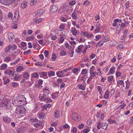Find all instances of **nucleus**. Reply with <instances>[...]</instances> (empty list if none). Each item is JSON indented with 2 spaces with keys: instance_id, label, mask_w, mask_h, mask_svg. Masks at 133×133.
<instances>
[{
  "instance_id": "nucleus-1",
  "label": "nucleus",
  "mask_w": 133,
  "mask_h": 133,
  "mask_svg": "<svg viewBox=\"0 0 133 133\" xmlns=\"http://www.w3.org/2000/svg\"><path fill=\"white\" fill-rule=\"evenodd\" d=\"M19 99L17 100L16 101H15L14 103L15 104H17L18 105H24L23 103L22 102H24V100H25V98L23 95L20 96L19 97Z\"/></svg>"
},
{
  "instance_id": "nucleus-2",
  "label": "nucleus",
  "mask_w": 133,
  "mask_h": 133,
  "mask_svg": "<svg viewBox=\"0 0 133 133\" xmlns=\"http://www.w3.org/2000/svg\"><path fill=\"white\" fill-rule=\"evenodd\" d=\"M16 112L18 114L22 115L24 114L26 112L25 109L23 107H17L16 109Z\"/></svg>"
},
{
  "instance_id": "nucleus-3",
  "label": "nucleus",
  "mask_w": 133,
  "mask_h": 133,
  "mask_svg": "<svg viewBox=\"0 0 133 133\" xmlns=\"http://www.w3.org/2000/svg\"><path fill=\"white\" fill-rule=\"evenodd\" d=\"M71 117L73 120L77 122L80 121L81 119V117L80 115L75 113L72 114Z\"/></svg>"
},
{
  "instance_id": "nucleus-4",
  "label": "nucleus",
  "mask_w": 133,
  "mask_h": 133,
  "mask_svg": "<svg viewBox=\"0 0 133 133\" xmlns=\"http://www.w3.org/2000/svg\"><path fill=\"white\" fill-rule=\"evenodd\" d=\"M15 1V0H0L1 3L6 5H9L14 2Z\"/></svg>"
},
{
  "instance_id": "nucleus-5",
  "label": "nucleus",
  "mask_w": 133,
  "mask_h": 133,
  "mask_svg": "<svg viewBox=\"0 0 133 133\" xmlns=\"http://www.w3.org/2000/svg\"><path fill=\"white\" fill-rule=\"evenodd\" d=\"M8 38L10 41H13L15 40V38L14 34L12 33H10L8 34Z\"/></svg>"
},
{
  "instance_id": "nucleus-6",
  "label": "nucleus",
  "mask_w": 133,
  "mask_h": 133,
  "mask_svg": "<svg viewBox=\"0 0 133 133\" xmlns=\"http://www.w3.org/2000/svg\"><path fill=\"white\" fill-rule=\"evenodd\" d=\"M58 7L55 5H53L51 8L50 9V12L53 13L56 12L58 10Z\"/></svg>"
},
{
  "instance_id": "nucleus-7",
  "label": "nucleus",
  "mask_w": 133,
  "mask_h": 133,
  "mask_svg": "<svg viewBox=\"0 0 133 133\" xmlns=\"http://www.w3.org/2000/svg\"><path fill=\"white\" fill-rule=\"evenodd\" d=\"M84 48V46L83 45H79L77 49L76 50V52L77 53H80L81 52L82 49Z\"/></svg>"
},
{
  "instance_id": "nucleus-8",
  "label": "nucleus",
  "mask_w": 133,
  "mask_h": 133,
  "mask_svg": "<svg viewBox=\"0 0 133 133\" xmlns=\"http://www.w3.org/2000/svg\"><path fill=\"white\" fill-rule=\"evenodd\" d=\"M44 12V10L43 9H40L37 11L36 16L37 17L41 15Z\"/></svg>"
},
{
  "instance_id": "nucleus-9",
  "label": "nucleus",
  "mask_w": 133,
  "mask_h": 133,
  "mask_svg": "<svg viewBox=\"0 0 133 133\" xmlns=\"http://www.w3.org/2000/svg\"><path fill=\"white\" fill-rule=\"evenodd\" d=\"M3 119L4 121L7 123H10L11 122L10 118L7 116L4 117Z\"/></svg>"
},
{
  "instance_id": "nucleus-10",
  "label": "nucleus",
  "mask_w": 133,
  "mask_h": 133,
  "mask_svg": "<svg viewBox=\"0 0 133 133\" xmlns=\"http://www.w3.org/2000/svg\"><path fill=\"white\" fill-rule=\"evenodd\" d=\"M27 2H23L21 4V8L22 9L25 8L27 6Z\"/></svg>"
},
{
  "instance_id": "nucleus-11",
  "label": "nucleus",
  "mask_w": 133,
  "mask_h": 133,
  "mask_svg": "<svg viewBox=\"0 0 133 133\" xmlns=\"http://www.w3.org/2000/svg\"><path fill=\"white\" fill-rule=\"evenodd\" d=\"M54 117L56 118H58L60 116L59 111L58 110H57L54 114Z\"/></svg>"
},
{
  "instance_id": "nucleus-12",
  "label": "nucleus",
  "mask_w": 133,
  "mask_h": 133,
  "mask_svg": "<svg viewBox=\"0 0 133 133\" xmlns=\"http://www.w3.org/2000/svg\"><path fill=\"white\" fill-rule=\"evenodd\" d=\"M11 49V45H9L7 46L5 49V51L6 52H8L10 51Z\"/></svg>"
},
{
  "instance_id": "nucleus-13",
  "label": "nucleus",
  "mask_w": 133,
  "mask_h": 133,
  "mask_svg": "<svg viewBox=\"0 0 133 133\" xmlns=\"http://www.w3.org/2000/svg\"><path fill=\"white\" fill-rule=\"evenodd\" d=\"M71 31L74 35L76 36V35L77 32V30L75 29L72 28L71 29Z\"/></svg>"
},
{
  "instance_id": "nucleus-14",
  "label": "nucleus",
  "mask_w": 133,
  "mask_h": 133,
  "mask_svg": "<svg viewBox=\"0 0 133 133\" xmlns=\"http://www.w3.org/2000/svg\"><path fill=\"white\" fill-rule=\"evenodd\" d=\"M124 44H119L117 46V49H121L124 48Z\"/></svg>"
},
{
  "instance_id": "nucleus-15",
  "label": "nucleus",
  "mask_w": 133,
  "mask_h": 133,
  "mask_svg": "<svg viewBox=\"0 0 133 133\" xmlns=\"http://www.w3.org/2000/svg\"><path fill=\"white\" fill-rule=\"evenodd\" d=\"M12 71L11 70L7 69L4 72V74L10 75L12 74Z\"/></svg>"
},
{
  "instance_id": "nucleus-16",
  "label": "nucleus",
  "mask_w": 133,
  "mask_h": 133,
  "mask_svg": "<svg viewBox=\"0 0 133 133\" xmlns=\"http://www.w3.org/2000/svg\"><path fill=\"white\" fill-rule=\"evenodd\" d=\"M7 67V65L6 64H2L1 66V69L5 70L6 69Z\"/></svg>"
},
{
  "instance_id": "nucleus-17",
  "label": "nucleus",
  "mask_w": 133,
  "mask_h": 133,
  "mask_svg": "<svg viewBox=\"0 0 133 133\" xmlns=\"http://www.w3.org/2000/svg\"><path fill=\"white\" fill-rule=\"evenodd\" d=\"M101 125L102 128L104 129H106L108 126L107 124L105 123H103Z\"/></svg>"
},
{
  "instance_id": "nucleus-18",
  "label": "nucleus",
  "mask_w": 133,
  "mask_h": 133,
  "mask_svg": "<svg viewBox=\"0 0 133 133\" xmlns=\"http://www.w3.org/2000/svg\"><path fill=\"white\" fill-rule=\"evenodd\" d=\"M126 37V36L125 35H123L121 37L120 41L121 42H123L125 41V38Z\"/></svg>"
},
{
  "instance_id": "nucleus-19",
  "label": "nucleus",
  "mask_w": 133,
  "mask_h": 133,
  "mask_svg": "<svg viewBox=\"0 0 133 133\" xmlns=\"http://www.w3.org/2000/svg\"><path fill=\"white\" fill-rule=\"evenodd\" d=\"M104 42L102 40L99 41L96 45V46H101L104 44Z\"/></svg>"
},
{
  "instance_id": "nucleus-20",
  "label": "nucleus",
  "mask_w": 133,
  "mask_h": 133,
  "mask_svg": "<svg viewBox=\"0 0 133 133\" xmlns=\"http://www.w3.org/2000/svg\"><path fill=\"white\" fill-rule=\"evenodd\" d=\"M79 88L82 90H84L85 89V87L82 84H81L77 85Z\"/></svg>"
},
{
  "instance_id": "nucleus-21",
  "label": "nucleus",
  "mask_w": 133,
  "mask_h": 133,
  "mask_svg": "<svg viewBox=\"0 0 133 133\" xmlns=\"http://www.w3.org/2000/svg\"><path fill=\"white\" fill-rule=\"evenodd\" d=\"M125 82L126 84V87L125 88V89H128L129 88L130 85V83L129 81L128 80L127 81H125Z\"/></svg>"
},
{
  "instance_id": "nucleus-22",
  "label": "nucleus",
  "mask_w": 133,
  "mask_h": 133,
  "mask_svg": "<svg viewBox=\"0 0 133 133\" xmlns=\"http://www.w3.org/2000/svg\"><path fill=\"white\" fill-rule=\"evenodd\" d=\"M109 92L108 90H106L104 95V97L105 98H107L109 97Z\"/></svg>"
},
{
  "instance_id": "nucleus-23",
  "label": "nucleus",
  "mask_w": 133,
  "mask_h": 133,
  "mask_svg": "<svg viewBox=\"0 0 133 133\" xmlns=\"http://www.w3.org/2000/svg\"><path fill=\"white\" fill-rule=\"evenodd\" d=\"M46 97V96L44 94H43V95L40 94L39 96V98L41 100H43Z\"/></svg>"
},
{
  "instance_id": "nucleus-24",
  "label": "nucleus",
  "mask_w": 133,
  "mask_h": 133,
  "mask_svg": "<svg viewBox=\"0 0 133 133\" xmlns=\"http://www.w3.org/2000/svg\"><path fill=\"white\" fill-rule=\"evenodd\" d=\"M23 67L22 66H20L17 67V71L18 72H19L23 70Z\"/></svg>"
},
{
  "instance_id": "nucleus-25",
  "label": "nucleus",
  "mask_w": 133,
  "mask_h": 133,
  "mask_svg": "<svg viewBox=\"0 0 133 133\" xmlns=\"http://www.w3.org/2000/svg\"><path fill=\"white\" fill-rule=\"evenodd\" d=\"M44 54L45 56L47 58L48 57H49V51L47 50H45L44 52Z\"/></svg>"
},
{
  "instance_id": "nucleus-26",
  "label": "nucleus",
  "mask_w": 133,
  "mask_h": 133,
  "mask_svg": "<svg viewBox=\"0 0 133 133\" xmlns=\"http://www.w3.org/2000/svg\"><path fill=\"white\" fill-rule=\"evenodd\" d=\"M52 60L53 61H54L56 58V56L55 53H53L52 54Z\"/></svg>"
},
{
  "instance_id": "nucleus-27",
  "label": "nucleus",
  "mask_w": 133,
  "mask_h": 133,
  "mask_svg": "<svg viewBox=\"0 0 133 133\" xmlns=\"http://www.w3.org/2000/svg\"><path fill=\"white\" fill-rule=\"evenodd\" d=\"M37 0H31L30 3V5L32 6L35 4L37 2Z\"/></svg>"
},
{
  "instance_id": "nucleus-28",
  "label": "nucleus",
  "mask_w": 133,
  "mask_h": 133,
  "mask_svg": "<svg viewBox=\"0 0 133 133\" xmlns=\"http://www.w3.org/2000/svg\"><path fill=\"white\" fill-rule=\"evenodd\" d=\"M62 72L61 71H57L56 72V75L58 76L59 77H62L61 74Z\"/></svg>"
},
{
  "instance_id": "nucleus-29",
  "label": "nucleus",
  "mask_w": 133,
  "mask_h": 133,
  "mask_svg": "<svg viewBox=\"0 0 133 133\" xmlns=\"http://www.w3.org/2000/svg\"><path fill=\"white\" fill-rule=\"evenodd\" d=\"M19 85L18 83L17 82H14L12 84V86L14 88H16Z\"/></svg>"
},
{
  "instance_id": "nucleus-30",
  "label": "nucleus",
  "mask_w": 133,
  "mask_h": 133,
  "mask_svg": "<svg viewBox=\"0 0 133 133\" xmlns=\"http://www.w3.org/2000/svg\"><path fill=\"white\" fill-rule=\"evenodd\" d=\"M44 101L46 102H52V100L50 99L49 98H46L44 100Z\"/></svg>"
},
{
  "instance_id": "nucleus-31",
  "label": "nucleus",
  "mask_w": 133,
  "mask_h": 133,
  "mask_svg": "<svg viewBox=\"0 0 133 133\" xmlns=\"http://www.w3.org/2000/svg\"><path fill=\"white\" fill-rule=\"evenodd\" d=\"M109 40L107 36L105 37L102 40L104 42H106Z\"/></svg>"
},
{
  "instance_id": "nucleus-32",
  "label": "nucleus",
  "mask_w": 133,
  "mask_h": 133,
  "mask_svg": "<svg viewBox=\"0 0 133 133\" xmlns=\"http://www.w3.org/2000/svg\"><path fill=\"white\" fill-rule=\"evenodd\" d=\"M115 67H111L109 71L111 74H113L115 72L114 70L115 69Z\"/></svg>"
},
{
  "instance_id": "nucleus-33",
  "label": "nucleus",
  "mask_w": 133,
  "mask_h": 133,
  "mask_svg": "<svg viewBox=\"0 0 133 133\" xmlns=\"http://www.w3.org/2000/svg\"><path fill=\"white\" fill-rule=\"evenodd\" d=\"M34 37L33 36H31L29 37H27L26 38V40L29 41L30 40H32L34 39Z\"/></svg>"
},
{
  "instance_id": "nucleus-34",
  "label": "nucleus",
  "mask_w": 133,
  "mask_h": 133,
  "mask_svg": "<svg viewBox=\"0 0 133 133\" xmlns=\"http://www.w3.org/2000/svg\"><path fill=\"white\" fill-rule=\"evenodd\" d=\"M82 34L85 37H87L88 38L89 37V33L88 32H82Z\"/></svg>"
},
{
  "instance_id": "nucleus-35",
  "label": "nucleus",
  "mask_w": 133,
  "mask_h": 133,
  "mask_svg": "<svg viewBox=\"0 0 133 133\" xmlns=\"http://www.w3.org/2000/svg\"><path fill=\"white\" fill-rule=\"evenodd\" d=\"M55 73V72L50 71L48 72V75L49 77L52 76Z\"/></svg>"
},
{
  "instance_id": "nucleus-36",
  "label": "nucleus",
  "mask_w": 133,
  "mask_h": 133,
  "mask_svg": "<svg viewBox=\"0 0 133 133\" xmlns=\"http://www.w3.org/2000/svg\"><path fill=\"white\" fill-rule=\"evenodd\" d=\"M29 74L28 73H25L23 75V77L24 78H27L29 77Z\"/></svg>"
},
{
  "instance_id": "nucleus-37",
  "label": "nucleus",
  "mask_w": 133,
  "mask_h": 133,
  "mask_svg": "<svg viewBox=\"0 0 133 133\" xmlns=\"http://www.w3.org/2000/svg\"><path fill=\"white\" fill-rule=\"evenodd\" d=\"M56 94H58L57 92H56V93L51 95V96L52 98L54 99L57 97V96L56 95Z\"/></svg>"
},
{
  "instance_id": "nucleus-38",
  "label": "nucleus",
  "mask_w": 133,
  "mask_h": 133,
  "mask_svg": "<svg viewBox=\"0 0 133 133\" xmlns=\"http://www.w3.org/2000/svg\"><path fill=\"white\" fill-rule=\"evenodd\" d=\"M91 77H94L96 76V73L94 72H89Z\"/></svg>"
},
{
  "instance_id": "nucleus-39",
  "label": "nucleus",
  "mask_w": 133,
  "mask_h": 133,
  "mask_svg": "<svg viewBox=\"0 0 133 133\" xmlns=\"http://www.w3.org/2000/svg\"><path fill=\"white\" fill-rule=\"evenodd\" d=\"M64 9L62 6L58 10V12L59 13H63L64 12Z\"/></svg>"
},
{
  "instance_id": "nucleus-40",
  "label": "nucleus",
  "mask_w": 133,
  "mask_h": 133,
  "mask_svg": "<svg viewBox=\"0 0 133 133\" xmlns=\"http://www.w3.org/2000/svg\"><path fill=\"white\" fill-rule=\"evenodd\" d=\"M39 76L38 73L36 72H35L33 74L32 76L34 78H36Z\"/></svg>"
},
{
  "instance_id": "nucleus-41",
  "label": "nucleus",
  "mask_w": 133,
  "mask_h": 133,
  "mask_svg": "<svg viewBox=\"0 0 133 133\" xmlns=\"http://www.w3.org/2000/svg\"><path fill=\"white\" fill-rule=\"evenodd\" d=\"M35 65H38L39 67L41 66H42V64L41 62H37L35 63Z\"/></svg>"
},
{
  "instance_id": "nucleus-42",
  "label": "nucleus",
  "mask_w": 133,
  "mask_h": 133,
  "mask_svg": "<svg viewBox=\"0 0 133 133\" xmlns=\"http://www.w3.org/2000/svg\"><path fill=\"white\" fill-rule=\"evenodd\" d=\"M10 60V57H6L4 58V61L6 62H8Z\"/></svg>"
},
{
  "instance_id": "nucleus-43",
  "label": "nucleus",
  "mask_w": 133,
  "mask_h": 133,
  "mask_svg": "<svg viewBox=\"0 0 133 133\" xmlns=\"http://www.w3.org/2000/svg\"><path fill=\"white\" fill-rule=\"evenodd\" d=\"M89 3L88 1H86L84 2L83 5H85L86 6H88L89 5Z\"/></svg>"
},
{
  "instance_id": "nucleus-44",
  "label": "nucleus",
  "mask_w": 133,
  "mask_h": 133,
  "mask_svg": "<svg viewBox=\"0 0 133 133\" xmlns=\"http://www.w3.org/2000/svg\"><path fill=\"white\" fill-rule=\"evenodd\" d=\"M113 76H111L108 77V81L110 83L112 81L113 79Z\"/></svg>"
},
{
  "instance_id": "nucleus-45",
  "label": "nucleus",
  "mask_w": 133,
  "mask_h": 133,
  "mask_svg": "<svg viewBox=\"0 0 133 133\" xmlns=\"http://www.w3.org/2000/svg\"><path fill=\"white\" fill-rule=\"evenodd\" d=\"M87 73V70L86 69H84L82 70V74L83 75H85Z\"/></svg>"
},
{
  "instance_id": "nucleus-46",
  "label": "nucleus",
  "mask_w": 133,
  "mask_h": 133,
  "mask_svg": "<svg viewBox=\"0 0 133 133\" xmlns=\"http://www.w3.org/2000/svg\"><path fill=\"white\" fill-rule=\"evenodd\" d=\"M62 7L63 8L64 11H67L68 10V6L63 5Z\"/></svg>"
},
{
  "instance_id": "nucleus-47",
  "label": "nucleus",
  "mask_w": 133,
  "mask_h": 133,
  "mask_svg": "<svg viewBox=\"0 0 133 133\" xmlns=\"http://www.w3.org/2000/svg\"><path fill=\"white\" fill-rule=\"evenodd\" d=\"M19 76L17 74H16L14 78V80L15 81H17L19 78Z\"/></svg>"
},
{
  "instance_id": "nucleus-48",
  "label": "nucleus",
  "mask_w": 133,
  "mask_h": 133,
  "mask_svg": "<svg viewBox=\"0 0 133 133\" xmlns=\"http://www.w3.org/2000/svg\"><path fill=\"white\" fill-rule=\"evenodd\" d=\"M60 54L61 56H63L65 55L66 52L64 51H62L60 52Z\"/></svg>"
},
{
  "instance_id": "nucleus-49",
  "label": "nucleus",
  "mask_w": 133,
  "mask_h": 133,
  "mask_svg": "<svg viewBox=\"0 0 133 133\" xmlns=\"http://www.w3.org/2000/svg\"><path fill=\"white\" fill-rule=\"evenodd\" d=\"M117 83L121 85H123L124 84V81L122 80H119L118 81Z\"/></svg>"
},
{
  "instance_id": "nucleus-50",
  "label": "nucleus",
  "mask_w": 133,
  "mask_h": 133,
  "mask_svg": "<svg viewBox=\"0 0 133 133\" xmlns=\"http://www.w3.org/2000/svg\"><path fill=\"white\" fill-rule=\"evenodd\" d=\"M101 37V36L100 35H98L95 36V38L96 39V40L98 41L99 39H100Z\"/></svg>"
},
{
  "instance_id": "nucleus-51",
  "label": "nucleus",
  "mask_w": 133,
  "mask_h": 133,
  "mask_svg": "<svg viewBox=\"0 0 133 133\" xmlns=\"http://www.w3.org/2000/svg\"><path fill=\"white\" fill-rule=\"evenodd\" d=\"M17 48V46L15 45H13L12 46H11V48H12V50H16Z\"/></svg>"
},
{
  "instance_id": "nucleus-52",
  "label": "nucleus",
  "mask_w": 133,
  "mask_h": 133,
  "mask_svg": "<svg viewBox=\"0 0 133 133\" xmlns=\"http://www.w3.org/2000/svg\"><path fill=\"white\" fill-rule=\"evenodd\" d=\"M8 17L11 19L13 17V15L11 12H9L8 15Z\"/></svg>"
},
{
  "instance_id": "nucleus-53",
  "label": "nucleus",
  "mask_w": 133,
  "mask_h": 133,
  "mask_svg": "<svg viewBox=\"0 0 133 133\" xmlns=\"http://www.w3.org/2000/svg\"><path fill=\"white\" fill-rule=\"evenodd\" d=\"M78 69L75 68L74 69H73L72 71L75 74H76L78 72Z\"/></svg>"
},
{
  "instance_id": "nucleus-54",
  "label": "nucleus",
  "mask_w": 133,
  "mask_h": 133,
  "mask_svg": "<svg viewBox=\"0 0 133 133\" xmlns=\"http://www.w3.org/2000/svg\"><path fill=\"white\" fill-rule=\"evenodd\" d=\"M31 51L30 50H29L27 51L24 52L23 54L24 55H26L30 53Z\"/></svg>"
},
{
  "instance_id": "nucleus-55",
  "label": "nucleus",
  "mask_w": 133,
  "mask_h": 133,
  "mask_svg": "<svg viewBox=\"0 0 133 133\" xmlns=\"http://www.w3.org/2000/svg\"><path fill=\"white\" fill-rule=\"evenodd\" d=\"M72 17L74 19H76V14L75 12H73L72 15Z\"/></svg>"
},
{
  "instance_id": "nucleus-56",
  "label": "nucleus",
  "mask_w": 133,
  "mask_h": 133,
  "mask_svg": "<svg viewBox=\"0 0 133 133\" xmlns=\"http://www.w3.org/2000/svg\"><path fill=\"white\" fill-rule=\"evenodd\" d=\"M70 4L71 6H72L75 4L76 2L75 1H72L71 2H70Z\"/></svg>"
},
{
  "instance_id": "nucleus-57",
  "label": "nucleus",
  "mask_w": 133,
  "mask_h": 133,
  "mask_svg": "<svg viewBox=\"0 0 133 133\" xmlns=\"http://www.w3.org/2000/svg\"><path fill=\"white\" fill-rule=\"evenodd\" d=\"M101 127V123L99 122L97 123V128L98 129H100Z\"/></svg>"
},
{
  "instance_id": "nucleus-58",
  "label": "nucleus",
  "mask_w": 133,
  "mask_h": 133,
  "mask_svg": "<svg viewBox=\"0 0 133 133\" xmlns=\"http://www.w3.org/2000/svg\"><path fill=\"white\" fill-rule=\"evenodd\" d=\"M61 20L63 22H65L67 21L66 18L64 17H62L61 18Z\"/></svg>"
},
{
  "instance_id": "nucleus-59",
  "label": "nucleus",
  "mask_w": 133,
  "mask_h": 133,
  "mask_svg": "<svg viewBox=\"0 0 133 133\" xmlns=\"http://www.w3.org/2000/svg\"><path fill=\"white\" fill-rule=\"evenodd\" d=\"M60 43H62L64 41V39L63 38V37L62 36H61L60 37Z\"/></svg>"
},
{
  "instance_id": "nucleus-60",
  "label": "nucleus",
  "mask_w": 133,
  "mask_h": 133,
  "mask_svg": "<svg viewBox=\"0 0 133 133\" xmlns=\"http://www.w3.org/2000/svg\"><path fill=\"white\" fill-rule=\"evenodd\" d=\"M77 131V129L76 127H74L72 130V131L73 133H76Z\"/></svg>"
},
{
  "instance_id": "nucleus-61",
  "label": "nucleus",
  "mask_w": 133,
  "mask_h": 133,
  "mask_svg": "<svg viewBox=\"0 0 133 133\" xmlns=\"http://www.w3.org/2000/svg\"><path fill=\"white\" fill-rule=\"evenodd\" d=\"M116 77H119L121 75V73L119 72H117L116 74Z\"/></svg>"
},
{
  "instance_id": "nucleus-62",
  "label": "nucleus",
  "mask_w": 133,
  "mask_h": 133,
  "mask_svg": "<svg viewBox=\"0 0 133 133\" xmlns=\"http://www.w3.org/2000/svg\"><path fill=\"white\" fill-rule=\"evenodd\" d=\"M4 84H6L7 83H8L10 82V80L9 79H6V80H4Z\"/></svg>"
},
{
  "instance_id": "nucleus-63",
  "label": "nucleus",
  "mask_w": 133,
  "mask_h": 133,
  "mask_svg": "<svg viewBox=\"0 0 133 133\" xmlns=\"http://www.w3.org/2000/svg\"><path fill=\"white\" fill-rule=\"evenodd\" d=\"M38 83L39 85L42 84L43 83V81L41 79H40L38 82Z\"/></svg>"
},
{
  "instance_id": "nucleus-64",
  "label": "nucleus",
  "mask_w": 133,
  "mask_h": 133,
  "mask_svg": "<svg viewBox=\"0 0 133 133\" xmlns=\"http://www.w3.org/2000/svg\"><path fill=\"white\" fill-rule=\"evenodd\" d=\"M84 126V125L83 124H81L79 125L78 126L79 128L80 129H82Z\"/></svg>"
}]
</instances>
